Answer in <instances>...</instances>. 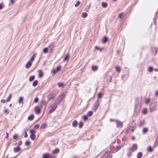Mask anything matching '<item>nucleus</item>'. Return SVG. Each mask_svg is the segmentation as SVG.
<instances>
[{
	"instance_id": "nucleus-14",
	"label": "nucleus",
	"mask_w": 158,
	"mask_h": 158,
	"mask_svg": "<svg viewBox=\"0 0 158 158\" xmlns=\"http://www.w3.org/2000/svg\"><path fill=\"white\" fill-rule=\"evenodd\" d=\"M95 48L96 49L99 50L100 52L102 51L103 50H105V48L104 47L100 48L97 46H95Z\"/></svg>"
},
{
	"instance_id": "nucleus-26",
	"label": "nucleus",
	"mask_w": 158,
	"mask_h": 158,
	"mask_svg": "<svg viewBox=\"0 0 158 158\" xmlns=\"http://www.w3.org/2000/svg\"><path fill=\"white\" fill-rule=\"evenodd\" d=\"M98 69V67L96 65L93 66L92 67V70L93 71H96Z\"/></svg>"
},
{
	"instance_id": "nucleus-35",
	"label": "nucleus",
	"mask_w": 158,
	"mask_h": 158,
	"mask_svg": "<svg viewBox=\"0 0 158 158\" xmlns=\"http://www.w3.org/2000/svg\"><path fill=\"white\" fill-rule=\"evenodd\" d=\"M69 59V55L68 54L65 56L64 58V60H67Z\"/></svg>"
},
{
	"instance_id": "nucleus-21",
	"label": "nucleus",
	"mask_w": 158,
	"mask_h": 158,
	"mask_svg": "<svg viewBox=\"0 0 158 158\" xmlns=\"http://www.w3.org/2000/svg\"><path fill=\"white\" fill-rule=\"evenodd\" d=\"M36 135L35 134H31L30 137L32 140H34L35 138Z\"/></svg>"
},
{
	"instance_id": "nucleus-28",
	"label": "nucleus",
	"mask_w": 158,
	"mask_h": 158,
	"mask_svg": "<svg viewBox=\"0 0 158 158\" xmlns=\"http://www.w3.org/2000/svg\"><path fill=\"white\" fill-rule=\"evenodd\" d=\"M102 5L103 7L106 8L107 6V4L106 2H103L102 3Z\"/></svg>"
},
{
	"instance_id": "nucleus-30",
	"label": "nucleus",
	"mask_w": 158,
	"mask_h": 158,
	"mask_svg": "<svg viewBox=\"0 0 158 158\" xmlns=\"http://www.w3.org/2000/svg\"><path fill=\"white\" fill-rule=\"evenodd\" d=\"M87 14L86 13L83 12L82 13L81 16L83 18H85L87 16Z\"/></svg>"
},
{
	"instance_id": "nucleus-38",
	"label": "nucleus",
	"mask_w": 158,
	"mask_h": 158,
	"mask_svg": "<svg viewBox=\"0 0 158 158\" xmlns=\"http://www.w3.org/2000/svg\"><path fill=\"white\" fill-rule=\"evenodd\" d=\"M83 125V122L81 121L80 122L79 124V128H81L82 127Z\"/></svg>"
},
{
	"instance_id": "nucleus-6",
	"label": "nucleus",
	"mask_w": 158,
	"mask_h": 158,
	"mask_svg": "<svg viewBox=\"0 0 158 158\" xmlns=\"http://www.w3.org/2000/svg\"><path fill=\"white\" fill-rule=\"evenodd\" d=\"M47 104V102L44 100H42L40 103L41 108L44 106V107L46 108V106Z\"/></svg>"
},
{
	"instance_id": "nucleus-16",
	"label": "nucleus",
	"mask_w": 158,
	"mask_h": 158,
	"mask_svg": "<svg viewBox=\"0 0 158 158\" xmlns=\"http://www.w3.org/2000/svg\"><path fill=\"white\" fill-rule=\"evenodd\" d=\"M20 150V148L17 146V147L15 148H14V151L15 152H16L19 151Z\"/></svg>"
},
{
	"instance_id": "nucleus-8",
	"label": "nucleus",
	"mask_w": 158,
	"mask_h": 158,
	"mask_svg": "<svg viewBox=\"0 0 158 158\" xmlns=\"http://www.w3.org/2000/svg\"><path fill=\"white\" fill-rule=\"evenodd\" d=\"M41 109L40 108L39 106H36L34 110L35 113L37 114H39L40 112Z\"/></svg>"
},
{
	"instance_id": "nucleus-50",
	"label": "nucleus",
	"mask_w": 158,
	"mask_h": 158,
	"mask_svg": "<svg viewBox=\"0 0 158 158\" xmlns=\"http://www.w3.org/2000/svg\"><path fill=\"white\" fill-rule=\"evenodd\" d=\"M18 136V134H15L14 135L13 137V139H16Z\"/></svg>"
},
{
	"instance_id": "nucleus-7",
	"label": "nucleus",
	"mask_w": 158,
	"mask_h": 158,
	"mask_svg": "<svg viewBox=\"0 0 158 158\" xmlns=\"http://www.w3.org/2000/svg\"><path fill=\"white\" fill-rule=\"evenodd\" d=\"M115 122L116 123L117 127L121 128L123 126V123L118 120H115Z\"/></svg>"
},
{
	"instance_id": "nucleus-23",
	"label": "nucleus",
	"mask_w": 158,
	"mask_h": 158,
	"mask_svg": "<svg viewBox=\"0 0 158 158\" xmlns=\"http://www.w3.org/2000/svg\"><path fill=\"white\" fill-rule=\"evenodd\" d=\"M46 123H43L40 126V129H44L46 128Z\"/></svg>"
},
{
	"instance_id": "nucleus-60",
	"label": "nucleus",
	"mask_w": 158,
	"mask_h": 158,
	"mask_svg": "<svg viewBox=\"0 0 158 158\" xmlns=\"http://www.w3.org/2000/svg\"><path fill=\"white\" fill-rule=\"evenodd\" d=\"M1 102L2 103H5L6 102V100L5 99H2L1 100Z\"/></svg>"
},
{
	"instance_id": "nucleus-31",
	"label": "nucleus",
	"mask_w": 158,
	"mask_h": 158,
	"mask_svg": "<svg viewBox=\"0 0 158 158\" xmlns=\"http://www.w3.org/2000/svg\"><path fill=\"white\" fill-rule=\"evenodd\" d=\"M93 112L92 111H89L87 114V115L88 116H90L93 115Z\"/></svg>"
},
{
	"instance_id": "nucleus-24",
	"label": "nucleus",
	"mask_w": 158,
	"mask_h": 158,
	"mask_svg": "<svg viewBox=\"0 0 158 158\" xmlns=\"http://www.w3.org/2000/svg\"><path fill=\"white\" fill-rule=\"evenodd\" d=\"M34 117L33 114H31L28 117V119L29 120H33Z\"/></svg>"
},
{
	"instance_id": "nucleus-12",
	"label": "nucleus",
	"mask_w": 158,
	"mask_h": 158,
	"mask_svg": "<svg viewBox=\"0 0 158 158\" xmlns=\"http://www.w3.org/2000/svg\"><path fill=\"white\" fill-rule=\"evenodd\" d=\"M32 64L31 61H28L27 62L26 64L25 67L27 68L28 69L29 68L30 66Z\"/></svg>"
},
{
	"instance_id": "nucleus-54",
	"label": "nucleus",
	"mask_w": 158,
	"mask_h": 158,
	"mask_svg": "<svg viewBox=\"0 0 158 158\" xmlns=\"http://www.w3.org/2000/svg\"><path fill=\"white\" fill-rule=\"evenodd\" d=\"M38 100H39L38 98L36 97L34 99V102L35 103H36L38 101Z\"/></svg>"
},
{
	"instance_id": "nucleus-36",
	"label": "nucleus",
	"mask_w": 158,
	"mask_h": 158,
	"mask_svg": "<svg viewBox=\"0 0 158 158\" xmlns=\"http://www.w3.org/2000/svg\"><path fill=\"white\" fill-rule=\"evenodd\" d=\"M58 86L60 87H64V84L62 82L59 83L58 84Z\"/></svg>"
},
{
	"instance_id": "nucleus-40",
	"label": "nucleus",
	"mask_w": 158,
	"mask_h": 158,
	"mask_svg": "<svg viewBox=\"0 0 158 158\" xmlns=\"http://www.w3.org/2000/svg\"><path fill=\"white\" fill-rule=\"evenodd\" d=\"M48 48H45L43 49V52L44 53H47L48 51Z\"/></svg>"
},
{
	"instance_id": "nucleus-13",
	"label": "nucleus",
	"mask_w": 158,
	"mask_h": 158,
	"mask_svg": "<svg viewBox=\"0 0 158 158\" xmlns=\"http://www.w3.org/2000/svg\"><path fill=\"white\" fill-rule=\"evenodd\" d=\"M78 124L77 121L76 120L74 121L72 123V126L73 127H76Z\"/></svg>"
},
{
	"instance_id": "nucleus-62",
	"label": "nucleus",
	"mask_w": 158,
	"mask_h": 158,
	"mask_svg": "<svg viewBox=\"0 0 158 158\" xmlns=\"http://www.w3.org/2000/svg\"><path fill=\"white\" fill-rule=\"evenodd\" d=\"M112 155L111 154L109 155L108 156L109 158H112Z\"/></svg>"
},
{
	"instance_id": "nucleus-58",
	"label": "nucleus",
	"mask_w": 158,
	"mask_h": 158,
	"mask_svg": "<svg viewBox=\"0 0 158 158\" xmlns=\"http://www.w3.org/2000/svg\"><path fill=\"white\" fill-rule=\"evenodd\" d=\"M27 136H28V135H27V133L26 132H25V134L24 135V137L25 138H26L27 137Z\"/></svg>"
},
{
	"instance_id": "nucleus-64",
	"label": "nucleus",
	"mask_w": 158,
	"mask_h": 158,
	"mask_svg": "<svg viewBox=\"0 0 158 158\" xmlns=\"http://www.w3.org/2000/svg\"><path fill=\"white\" fill-rule=\"evenodd\" d=\"M48 98L49 99H51L53 98L52 97H50L49 96H48Z\"/></svg>"
},
{
	"instance_id": "nucleus-47",
	"label": "nucleus",
	"mask_w": 158,
	"mask_h": 158,
	"mask_svg": "<svg viewBox=\"0 0 158 158\" xmlns=\"http://www.w3.org/2000/svg\"><path fill=\"white\" fill-rule=\"evenodd\" d=\"M88 116L87 115H85L83 116V118L85 121L87 120L88 119Z\"/></svg>"
},
{
	"instance_id": "nucleus-37",
	"label": "nucleus",
	"mask_w": 158,
	"mask_h": 158,
	"mask_svg": "<svg viewBox=\"0 0 158 158\" xmlns=\"http://www.w3.org/2000/svg\"><path fill=\"white\" fill-rule=\"evenodd\" d=\"M35 57V53L33 55L31 56L30 59L31 61H33L34 58Z\"/></svg>"
},
{
	"instance_id": "nucleus-53",
	"label": "nucleus",
	"mask_w": 158,
	"mask_h": 158,
	"mask_svg": "<svg viewBox=\"0 0 158 158\" xmlns=\"http://www.w3.org/2000/svg\"><path fill=\"white\" fill-rule=\"evenodd\" d=\"M39 127V125L38 124H36L34 126V128L35 129H37Z\"/></svg>"
},
{
	"instance_id": "nucleus-10",
	"label": "nucleus",
	"mask_w": 158,
	"mask_h": 158,
	"mask_svg": "<svg viewBox=\"0 0 158 158\" xmlns=\"http://www.w3.org/2000/svg\"><path fill=\"white\" fill-rule=\"evenodd\" d=\"M121 148V147L119 145H117L116 148L113 150V152L115 153L120 150Z\"/></svg>"
},
{
	"instance_id": "nucleus-5",
	"label": "nucleus",
	"mask_w": 158,
	"mask_h": 158,
	"mask_svg": "<svg viewBox=\"0 0 158 158\" xmlns=\"http://www.w3.org/2000/svg\"><path fill=\"white\" fill-rule=\"evenodd\" d=\"M55 47V44L54 42L52 43L51 44H50L48 46V48H49L50 51V52H52L53 50V48Z\"/></svg>"
},
{
	"instance_id": "nucleus-11",
	"label": "nucleus",
	"mask_w": 158,
	"mask_h": 158,
	"mask_svg": "<svg viewBox=\"0 0 158 158\" xmlns=\"http://www.w3.org/2000/svg\"><path fill=\"white\" fill-rule=\"evenodd\" d=\"M145 124V121L144 119L141 120L139 122V127H141L143 126Z\"/></svg>"
},
{
	"instance_id": "nucleus-42",
	"label": "nucleus",
	"mask_w": 158,
	"mask_h": 158,
	"mask_svg": "<svg viewBox=\"0 0 158 158\" xmlns=\"http://www.w3.org/2000/svg\"><path fill=\"white\" fill-rule=\"evenodd\" d=\"M116 71L118 72H119L121 70V68L119 66H116Z\"/></svg>"
},
{
	"instance_id": "nucleus-2",
	"label": "nucleus",
	"mask_w": 158,
	"mask_h": 158,
	"mask_svg": "<svg viewBox=\"0 0 158 158\" xmlns=\"http://www.w3.org/2000/svg\"><path fill=\"white\" fill-rule=\"evenodd\" d=\"M57 105L55 103L53 104H52L50 106V109L49 111V113H51L54 112L56 109Z\"/></svg>"
},
{
	"instance_id": "nucleus-33",
	"label": "nucleus",
	"mask_w": 158,
	"mask_h": 158,
	"mask_svg": "<svg viewBox=\"0 0 158 158\" xmlns=\"http://www.w3.org/2000/svg\"><path fill=\"white\" fill-rule=\"evenodd\" d=\"M23 98L22 97H20L19 98V103H23Z\"/></svg>"
},
{
	"instance_id": "nucleus-27",
	"label": "nucleus",
	"mask_w": 158,
	"mask_h": 158,
	"mask_svg": "<svg viewBox=\"0 0 158 158\" xmlns=\"http://www.w3.org/2000/svg\"><path fill=\"white\" fill-rule=\"evenodd\" d=\"M148 131V129L147 128H145L143 129L142 132L143 134H145Z\"/></svg>"
},
{
	"instance_id": "nucleus-46",
	"label": "nucleus",
	"mask_w": 158,
	"mask_h": 158,
	"mask_svg": "<svg viewBox=\"0 0 158 158\" xmlns=\"http://www.w3.org/2000/svg\"><path fill=\"white\" fill-rule=\"evenodd\" d=\"M61 69V66L60 65H59L58 66L56 67V69L57 70V71H59V70H60Z\"/></svg>"
},
{
	"instance_id": "nucleus-3",
	"label": "nucleus",
	"mask_w": 158,
	"mask_h": 158,
	"mask_svg": "<svg viewBox=\"0 0 158 158\" xmlns=\"http://www.w3.org/2000/svg\"><path fill=\"white\" fill-rule=\"evenodd\" d=\"M137 146L136 144H133L131 148L129 149V153L131 154L132 152L137 149Z\"/></svg>"
},
{
	"instance_id": "nucleus-63",
	"label": "nucleus",
	"mask_w": 158,
	"mask_h": 158,
	"mask_svg": "<svg viewBox=\"0 0 158 158\" xmlns=\"http://www.w3.org/2000/svg\"><path fill=\"white\" fill-rule=\"evenodd\" d=\"M10 2L11 3H14L15 2V1L14 0H10Z\"/></svg>"
},
{
	"instance_id": "nucleus-56",
	"label": "nucleus",
	"mask_w": 158,
	"mask_h": 158,
	"mask_svg": "<svg viewBox=\"0 0 158 158\" xmlns=\"http://www.w3.org/2000/svg\"><path fill=\"white\" fill-rule=\"evenodd\" d=\"M22 141H19V143H18V147L19 146H20L22 144Z\"/></svg>"
},
{
	"instance_id": "nucleus-4",
	"label": "nucleus",
	"mask_w": 158,
	"mask_h": 158,
	"mask_svg": "<svg viewBox=\"0 0 158 158\" xmlns=\"http://www.w3.org/2000/svg\"><path fill=\"white\" fill-rule=\"evenodd\" d=\"M99 106V103L98 100L96 101L95 102L93 106V109L95 111L98 108Z\"/></svg>"
},
{
	"instance_id": "nucleus-29",
	"label": "nucleus",
	"mask_w": 158,
	"mask_h": 158,
	"mask_svg": "<svg viewBox=\"0 0 158 158\" xmlns=\"http://www.w3.org/2000/svg\"><path fill=\"white\" fill-rule=\"evenodd\" d=\"M35 76L34 75L30 76L29 78V81H32L35 79Z\"/></svg>"
},
{
	"instance_id": "nucleus-9",
	"label": "nucleus",
	"mask_w": 158,
	"mask_h": 158,
	"mask_svg": "<svg viewBox=\"0 0 158 158\" xmlns=\"http://www.w3.org/2000/svg\"><path fill=\"white\" fill-rule=\"evenodd\" d=\"M43 158H53V157L50 156L48 153H45L43 155Z\"/></svg>"
},
{
	"instance_id": "nucleus-41",
	"label": "nucleus",
	"mask_w": 158,
	"mask_h": 158,
	"mask_svg": "<svg viewBox=\"0 0 158 158\" xmlns=\"http://www.w3.org/2000/svg\"><path fill=\"white\" fill-rule=\"evenodd\" d=\"M143 113L144 114H146L147 112V110L146 108L143 109L142 111Z\"/></svg>"
},
{
	"instance_id": "nucleus-52",
	"label": "nucleus",
	"mask_w": 158,
	"mask_h": 158,
	"mask_svg": "<svg viewBox=\"0 0 158 158\" xmlns=\"http://www.w3.org/2000/svg\"><path fill=\"white\" fill-rule=\"evenodd\" d=\"M123 15V12L120 13L119 15H118V17L120 19H121L122 18H123V17H122V15Z\"/></svg>"
},
{
	"instance_id": "nucleus-34",
	"label": "nucleus",
	"mask_w": 158,
	"mask_h": 158,
	"mask_svg": "<svg viewBox=\"0 0 158 158\" xmlns=\"http://www.w3.org/2000/svg\"><path fill=\"white\" fill-rule=\"evenodd\" d=\"M11 94H10L9 96L7 98L6 100V102H8L10 101L11 99Z\"/></svg>"
},
{
	"instance_id": "nucleus-19",
	"label": "nucleus",
	"mask_w": 158,
	"mask_h": 158,
	"mask_svg": "<svg viewBox=\"0 0 158 158\" xmlns=\"http://www.w3.org/2000/svg\"><path fill=\"white\" fill-rule=\"evenodd\" d=\"M108 40V38L106 36H104L103 37V39L102 40V41L103 43H105Z\"/></svg>"
},
{
	"instance_id": "nucleus-15",
	"label": "nucleus",
	"mask_w": 158,
	"mask_h": 158,
	"mask_svg": "<svg viewBox=\"0 0 158 158\" xmlns=\"http://www.w3.org/2000/svg\"><path fill=\"white\" fill-rule=\"evenodd\" d=\"M147 149L148 152H152L153 151V148L150 146H148Z\"/></svg>"
},
{
	"instance_id": "nucleus-43",
	"label": "nucleus",
	"mask_w": 158,
	"mask_h": 158,
	"mask_svg": "<svg viewBox=\"0 0 158 158\" xmlns=\"http://www.w3.org/2000/svg\"><path fill=\"white\" fill-rule=\"evenodd\" d=\"M30 133H31V134H35V130L33 129H31L30 130Z\"/></svg>"
},
{
	"instance_id": "nucleus-49",
	"label": "nucleus",
	"mask_w": 158,
	"mask_h": 158,
	"mask_svg": "<svg viewBox=\"0 0 158 158\" xmlns=\"http://www.w3.org/2000/svg\"><path fill=\"white\" fill-rule=\"evenodd\" d=\"M3 112L4 113L6 114H8L9 113V112L6 109L4 110H3Z\"/></svg>"
},
{
	"instance_id": "nucleus-59",
	"label": "nucleus",
	"mask_w": 158,
	"mask_h": 158,
	"mask_svg": "<svg viewBox=\"0 0 158 158\" xmlns=\"http://www.w3.org/2000/svg\"><path fill=\"white\" fill-rule=\"evenodd\" d=\"M110 122H112L113 121H115V120H115V119H112V118H110Z\"/></svg>"
},
{
	"instance_id": "nucleus-20",
	"label": "nucleus",
	"mask_w": 158,
	"mask_h": 158,
	"mask_svg": "<svg viewBox=\"0 0 158 158\" xmlns=\"http://www.w3.org/2000/svg\"><path fill=\"white\" fill-rule=\"evenodd\" d=\"M143 155V154L142 152H139L138 153L137 155V158H141Z\"/></svg>"
},
{
	"instance_id": "nucleus-55",
	"label": "nucleus",
	"mask_w": 158,
	"mask_h": 158,
	"mask_svg": "<svg viewBox=\"0 0 158 158\" xmlns=\"http://www.w3.org/2000/svg\"><path fill=\"white\" fill-rule=\"evenodd\" d=\"M52 71L53 74H55L57 72V70L56 69H54L53 70H52Z\"/></svg>"
},
{
	"instance_id": "nucleus-39",
	"label": "nucleus",
	"mask_w": 158,
	"mask_h": 158,
	"mask_svg": "<svg viewBox=\"0 0 158 158\" xmlns=\"http://www.w3.org/2000/svg\"><path fill=\"white\" fill-rule=\"evenodd\" d=\"M153 69V67L152 66H150L149 67L148 69V71L149 72H152Z\"/></svg>"
},
{
	"instance_id": "nucleus-61",
	"label": "nucleus",
	"mask_w": 158,
	"mask_h": 158,
	"mask_svg": "<svg viewBox=\"0 0 158 158\" xmlns=\"http://www.w3.org/2000/svg\"><path fill=\"white\" fill-rule=\"evenodd\" d=\"M2 8H3V7H2V4H1H1H0V10H1V9H2Z\"/></svg>"
},
{
	"instance_id": "nucleus-1",
	"label": "nucleus",
	"mask_w": 158,
	"mask_h": 158,
	"mask_svg": "<svg viewBox=\"0 0 158 158\" xmlns=\"http://www.w3.org/2000/svg\"><path fill=\"white\" fill-rule=\"evenodd\" d=\"M157 102H155L151 103L150 105V109L151 112L155 111L157 109Z\"/></svg>"
},
{
	"instance_id": "nucleus-57",
	"label": "nucleus",
	"mask_w": 158,
	"mask_h": 158,
	"mask_svg": "<svg viewBox=\"0 0 158 158\" xmlns=\"http://www.w3.org/2000/svg\"><path fill=\"white\" fill-rule=\"evenodd\" d=\"M155 96H158V90L155 93Z\"/></svg>"
},
{
	"instance_id": "nucleus-44",
	"label": "nucleus",
	"mask_w": 158,
	"mask_h": 158,
	"mask_svg": "<svg viewBox=\"0 0 158 158\" xmlns=\"http://www.w3.org/2000/svg\"><path fill=\"white\" fill-rule=\"evenodd\" d=\"M102 94H103L101 93V92H100L98 94V98H101L102 95Z\"/></svg>"
},
{
	"instance_id": "nucleus-25",
	"label": "nucleus",
	"mask_w": 158,
	"mask_h": 158,
	"mask_svg": "<svg viewBox=\"0 0 158 158\" xmlns=\"http://www.w3.org/2000/svg\"><path fill=\"white\" fill-rule=\"evenodd\" d=\"M38 72L39 77H42L43 75V73L42 71L41 70H40Z\"/></svg>"
},
{
	"instance_id": "nucleus-18",
	"label": "nucleus",
	"mask_w": 158,
	"mask_h": 158,
	"mask_svg": "<svg viewBox=\"0 0 158 158\" xmlns=\"http://www.w3.org/2000/svg\"><path fill=\"white\" fill-rule=\"evenodd\" d=\"M64 98H65V95H64V94H62L59 97L58 99L60 102L62 100H63V99Z\"/></svg>"
},
{
	"instance_id": "nucleus-22",
	"label": "nucleus",
	"mask_w": 158,
	"mask_h": 158,
	"mask_svg": "<svg viewBox=\"0 0 158 158\" xmlns=\"http://www.w3.org/2000/svg\"><path fill=\"white\" fill-rule=\"evenodd\" d=\"M59 152V150L58 148H56L54 150L52 151V152L54 154H57Z\"/></svg>"
},
{
	"instance_id": "nucleus-48",
	"label": "nucleus",
	"mask_w": 158,
	"mask_h": 158,
	"mask_svg": "<svg viewBox=\"0 0 158 158\" xmlns=\"http://www.w3.org/2000/svg\"><path fill=\"white\" fill-rule=\"evenodd\" d=\"M80 4V2L79 1H78L77 2L75 5V6L76 7H77L78 5Z\"/></svg>"
},
{
	"instance_id": "nucleus-32",
	"label": "nucleus",
	"mask_w": 158,
	"mask_h": 158,
	"mask_svg": "<svg viewBox=\"0 0 158 158\" xmlns=\"http://www.w3.org/2000/svg\"><path fill=\"white\" fill-rule=\"evenodd\" d=\"M38 83V81L37 80H35L32 83V85L33 86H36Z\"/></svg>"
},
{
	"instance_id": "nucleus-45",
	"label": "nucleus",
	"mask_w": 158,
	"mask_h": 158,
	"mask_svg": "<svg viewBox=\"0 0 158 158\" xmlns=\"http://www.w3.org/2000/svg\"><path fill=\"white\" fill-rule=\"evenodd\" d=\"M31 143V142L29 141H27L25 142V145L26 146L29 145Z\"/></svg>"
},
{
	"instance_id": "nucleus-17",
	"label": "nucleus",
	"mask_w": 158,
	"mask_h": 158,
	"mask_svg": "<svg viewBox=\"0 0 158 158\" xmlns=\"http://www.w3.org/2000/svg\"><path fill=\"white\" fill-rule=\"evenodd\" d=\"M158 138H157L155 142L153 144V147L156 148L157 146L158 145Z\"/></svg>"
},
{
	"instance_id": "nucleus-51",
	"label": "nucleus",
	"mask_w": 158,
	"mask_h": 158,
	"mask_svg": "<svg viewBox=\"0 0 158 158\" xmlns=\"http://www.w3.org/2000/svg\"><path fill=\"white\" fill-rule=\"evenodd\" d=\"M150 101V99H148V98L146 99L145 101V103L147 104H148L149 102Z\"/></svg>"
}]
</instances>
